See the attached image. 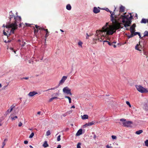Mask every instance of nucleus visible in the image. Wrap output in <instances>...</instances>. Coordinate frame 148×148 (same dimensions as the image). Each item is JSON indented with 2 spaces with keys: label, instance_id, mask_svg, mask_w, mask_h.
<instances>
[{
  "label": "nucleus",
  "instance_id": "4d7b16f0",
  "mask_svg": "<svg viewBox=\"0 0 148 148\" xmlns=\"http://www.w3.org/2000/svg\"><path fill=\"white\" fill-rule=\"evenodd\" d=\"M96 138V136L95 135H94L93 138L94 139H95Z\"/></svg>",
  "mask_w": 148,
  "mask_h": 148
},
{
  "label": "nucleus",
  "instance_id": "2eb2a0df",
  "mask_svg": "<svg viewBox=\"0 0 148 148\" xmlns=\"http://www.w3.org/2000/svg\"><path fill=\"white\" fill-rule=\"evenodd\" d=\"M148 21V19L145 18L142 19L140 23H146Z\"/></svg>",
  "mask_w": 148,
  "mask_h": 148
},
{
  "label": "nucleus",
  "instance_id": "a878e982",
  "mask_svg": "<svg viewBox=\"0 0 148 148\" xmlns=\"http://www.w3.org/2000/svg\"><path fill=\"white\" fill-rule=\"evenodd\" d=\"M58 87V86H56V87H55L51 88H49V89H48V90H45L44 91H48L49 90H55Z\"/></svg>",
  "mask_w": 148,
  "mask_h": 148
},
{
  "label": "nucleus",
  "instance_id": "5701e85b",
  "mask_svg": "<svg viewBox=\"0 0 148 148\" xmlns=\"http://www.w3.org/2000/svg\"><path fill=\"white\" fill-rule=\"evenodd\" d=\"M140 46V45L139 44H137L135 46V49L138 51H140L141 50L139 49Z\"/></svg>",
  "mask_w": 148,
  "mask_h": 148
},
{
  "label": "nucleus",
  "instance_id": "4468645a",
  "mask_svg": "<svg viewBox=\"0 0 148 148\" xmlns=\"http://www.w3.org/2000/svg\"><path fill=\"white\" fill-rule=\"evenodd\" d=\"M15 107V106H14L13 105H12L10 107L11 109L10 110L9 109H8L7 111V114H9V113L10 112L13 110V109Z\"/></svg>",
  "mask_w": 148,
  "mask_h": 148
},
{
  "label": "nucleus",
  "instance_id": "774afa93",
  "mask_svg": "<svg viewBox=\"0 0 148 148\" xmlns=\"http://www.w3.org/2000/svg\"><path fill=\"white\" fill-rule=\"evenodd\" d=\"M63 116H65V115L64 114V115H63Z\"/></svg>",
  "mask_w": 148,
  "mask_h": 148
},
{
  "label": "nucleus",
  "instance_id": "0eeeda50",
  "mask_svg": "<svg viewBox=\"0 0 148 148\" xmlns=\"http://www.w3.org/2000/svg\"><path fill=\"white\" fill-rule=\"evenodd\" d=\"M67 77L66 76H63L62 77L61 80L60 81L59 85L62 84L67 79Z\"/></svg>",
  "mask_w": 148,
  "mask_h": 148
},
{
  "label": "nucleus",
  "instance_id": "f03ea898",
  "mask_svg": "<svg viewBox=\"0 0 148 148\" xmlns=\"http://www.w3.org/2000/svg\"><path fill=\"white\" fill-rule=\"evenodd\" d=\"M14 19H15L14 23H9L5 26V24H3V27H6V28H11L10 33L12 34H14V31L17 28V23H20L21 21V17H15Z\"/></svg>",
  "mask_w": 148,
  "mask_h": 148
},
{
  "label": "nucleus",
  "instance_id": "9d476101",
  "mask_svg": "<svg viewBox=\"0 0 148 148\" xmlns=\"http://www.w3.org/2000/svg\"><path fill=\"white\" fill-rule=\"evenodd\" d=\"M99 8V7H98V8L96 7H94L93 10V12L95 14H97L99 12H100V10Z\"/></svg>",
  "mask_w": 148,
  "mask_h": 148
},
{
  "label": "nucleus",
  "instance_id": "f257e3e1",
  "mask_svg": "<svg viewBox=\"0 0 148 148\" xmlns=\"http://www.w3.org/2000/svg\"><path fill=\"white\" fill-rule=\"evenodd\" d=\"M116 9V8H115L114 12H112L108 8H106V10L107 12H110L111 14V21L114 25L112 26L109 25L108 23H106V25L102 28L101 30L96 31L95 38L94 39V40H98L101 42L103 40L105 37H106L108 35H112L115 32L116 30L123 27V26L121 25L122 24L118 23L116 20L115 19L113 16L115 14L114 12ZM119 15V14L115 15V18H117Z\"/></svg>",
  "mask_w": 148,
  "mask_h": 148
},
{
  "label": "nucleus",
  "instance_id": "e433bc0d",
  "mask_svg": "<svg viewBox=\"0 0 148 148\" xmlns=\"http://www.w3.org/2000/svg\"><path fill=\"white\" fill-rule=\"evenodd\" d=\"M126 103L127 105L129 106L130 107H131V106L130 102L128 101H126Z\"/></svg>",
  "mask_w": 148,
  "mask_h": 148
},
{
  "label": "nucleus",
  "instance_id": "a211bd4d",
  "mask_svg": "<svg viewBox=\"0 0 148 148\" xmlns=\"http://www.w3.org/2000/svg\"><path fill=\"white\" fill-rule=\"evenodd\" d=\"M133 34L134 35V36H136L137 35H138L139 36V38H141V36L140 35V33L138 32H134V33H133Z\"/></svg>",
  "mask_w": 148,
  "mask_h": 148
},
{
  "label": "nucleus",
  "instance_id": "a19ab883",
  "mask_svg": "<svg viewBox=\"0 0 148 148\" xmlns=\"http://www.w3.org/2000/svg\"><path fill=\"white\" fill-rule=\"evenodd\" d=\"M18 117L17 116H15L14 117H11V119L12 120H14L16 119Z\"/></svg>",
  "mask_w": 148,
  "mask_h": 148
},
{
  "label": "nucleus",
  "instance_id": "ddd939ff",
  "mask_svg": "<svg viewBox=\"0 0 148 148\" xmlns=\"http://www.w3.org/2000/svg\"><path fill=\"white\" fill-rule=\"evenodd\" d=\"M94 124V122L92 121L91 122L87 123L84 125V127H86L87 126H91L93 125Z\"/></svg>",
  "mask_w": 148,
  "mask_h": 148
},
{
  "label": "nucleus",
  "instance_id": "f704fd0d",
  "mask_svg": "<svg viewBox=\"0 0 148 148\" xmlns=\"http://www.w3.org/2000/svg\"><path fill=\"white\" fill-rule=\"evenodd\" d=\"M78 45L79 46H80L81 47H82V42L81 41H79L78 43Z\"/></svg>",
  "mask_w": 148,
  "mask_h": 148
},
{
  "label": "nucleus",
  "instance_id": "6e6552de",
  "mask_svg": "<svg viewBox=\"0 0 148 148\" xmlns=\"http://www.w3.org/2000/svg\"><path fill=\"white\" fill-rule=\"evenodd\" d=\"M18 16H14L13 14L12 13V11H10V16L9 17V19H10V21L12 18H13L14 17V23L15 21V19H14L15 17H18Z\"/></svg>",
  "mask_w": 148,
  "mask_h": 148
},
{
  "label": "nucleus",
  "instance_id": "72a5a7b5",
  "mask_svg": "<svg viewBox=\"0 0 148 148\" xmlns=\"http://www.w3.org/2000/svg\"><path fill=\"white\" fill-rule=\"evenodd\" d=\"M133 36H134L133 34L131 33V35H130L128 36V38H130L132 37Z\"/></svg>",
  "mask_w": 148,
  "mask_h": 148
},
{
  "label": "nucleus",
  "instance_id": "f8f14e48",
  "mask_svg": "<svg viewBox=\"0 0 148 148\" xmlns=\"http://www.w3.org/2000/svg\"><path fill=\"white\" fill-rule=\"evenodd\" d=\"M82 129H80L76 133V136H78L82 134Z\"/></svg>",
  "mask_w": 148,
  "mask_h": 148
},
{
  "label": "nucleus",
  "instance_id": "b1692460",
  "mask_svg": "<svg viewBox=\"0 0 148 148\" xmlns=\"http://www.w3.org/2000/svg\"><path fill=\"white\" fill-rule=\"evenodd\" d=\"M65 98H67L69 100V103H71V97H69L67 96H65Z\"/></svg>",
  "mask_w": 148,
  "mask_h": 148
},
{
  "label": "nucleus",
  "instance_id": "aec40b11",
  "mask_svg": "<svg viewBox=\"0 0 148 148\" xmlns=\"http://www.w3.org/2000/svg\"><path fill=\"white\" fill-rule=\"evenodd\" d=\"M45 31L46 32V34L45 35V39H46L47 37H48L49 35V32L48 31L47 29H46L45 30Z\"/></svg>",
  "mask_w": 148,
  "mask_h": 148
},
{
  "label": "nucleus",
  "instance_id": "58836bf2",
  "mask_svg": "<svg viewBox=\"0 0 148 148\" xmlns=\"http://www.w3.org/2000/svg\"><path fill=\"white\" fill-rule=\"evenodd\" d=\"M46 29H45L43 27H40V26L39 28H38V29L41 30H44L45 31V30Z\"/></svg>",
  "mask_w": 148,
  "mask_h": 148
},
{
  "label": "nucleus",
  "instance_id": "423d86ee",
  "mask_svg": "<svg viewBox=\"0 0 148 148\" xmlns=\"http://www.w3.org/2000/svg\"><path fill=\"white\" fill-rule=\"evenodd\" d=\"M132 124V122L130 121H126L122 123L123 126L127 127H131Z\"/></svg>",
  "mask_w": 148,
  "mask_h": 148
},
{
  "label": "nucleus",
  "instance_id": "c9c22d12",
  "mask_svg": "<svg viewBox=\"0 0 148 148\" xmlns=\"http://www.w3.org/2000/svg\"><path fill=\"white\" fill-rule=\"evenodd\" d=\"M60 137L61 136L60 135H59L58 136L57 139V140L58 141H59L60 140Z\"/></svg>",
  "mask_w": 148,
  "mask_h": 148
},
{
  "label": "nucleus",
  "instance_id": "c03bdc74",
  "mask_svg": "<svg viewBox=\"0 0 148 148\" xmlns=\"http://www.w3.org/2000/svg\"><path fill=\"white\" fill-rule=\"evenodd\" d=\"M38 29H37V30H36V29H34V34H37L38 33Z\"/></svg>",
  "mask_w": 148,
  "mask_h": 148
},
{
  "label": "nucleus",
  "instance_id": "dca6fc26",
  "mask_svg": "<svg viewBox=\"0 0 148 148\" xmlns=\"http://www.w3.org/2000/svg\"><path fill=\"white\" fill-rule=\"evenodd\" d=\"M104 42H107L108 44L110 45H113V44L114 43H116V42H111L108 41L107 40H104L103 41Z\"/></svg>",
  "mask_w": 148,
  "mask_h": 148
},
{
  "label": "nucleus",
  "instance_id": "c85d7f7f",
  "mask_svg": "<svg viewBox=\"0 0 148 148\" xmlns=\"http://www.w3.org/2000/svg\"><path fill=\"white\" fill-rule=\"evenodd\" d=\"M136 24H134L132 25V26L130 27V28L134 29H135V27H136Z\"/></svg>",
  "mask_w": 148,
  "mask_h": 148
},
{
  "label": "nucleus",
  "instance_id": "09e8293b",
  "mask_svg": "<svg viewBox=\"0 0 148 148\" xmlns=\"http://www.w3.org/2000/svg\"><path fill=\"white\" fill-rule=\"evenodd\" d=\"M3 34L4 35L7 36V33L6 32H5L4 31L3 32Z\"/></svg>",
  "mask_w": 148,
  "mask_h": 148
},
{
  "label": "nucleus",
  "instance_id": "052dcab7",
  "mask_svg": "<svg viewBox=\"0 0 148 148\" xmlns=\"http://www.w3.org/2000/svg\"><path fill=\"white\" fill-rule=\"evenodd\" d=\"M40 112H37V114H40Z\"/></svg>",
  "mask_w": 148,
  "mask_h": 148
},
{
  "label": "nucleus",
  "instance_id": "0e129e2a",
  "mask_svg": "<svg viewBox=\"0 0 148 148\" xmlns=\"http://www.w3.org/2000/svg\"><path fill=\"white\" fill-rule=\"evenodd\" d=\"M21 24L20 23L19 25V27H21Z\"/></svg>",
  "mask_w": 148,
  "mask_h": 148
},
{
  "label": "nucleus",
  "instance_id": "338daca9",
  "mask_svg": "<svg viewBox=\"0 0 148 148\" xmlns=\"http://www.w3.org/2000/svg\"><path fill=\"white\" fill-rule=\"evenodd\" d=\"M2 86V85L1 84H0V88H1Z\"/></svg>",
  "mask_w": 148,
  "mask_h": 148
},
{
  "label": "nucleus",
  "instance_id": "8fccbe9b",
  "mask_svg": "<svg viewBox=\"0 0 148 148\" xmlns=\"http://www.w3.org/2000/svg\"><path fill=\"white\" fill-rule=\"evenodd\" d=\"M28 143V141L27 140H25L24 141V143L25 144H27Z\"/></svg>",
  "mask_w": 148,
  "mask_h": 148
},
{
  "label": "nucleus",
  "instance_id": "cd10ccee",
  "mask_svg": "<svg viewBox=\"0 0 148 148\" xmlns=\"http://www.w3.org/2000/svg\"><path fill=\"white\" fill-rule=\"evenodd\" d=\"M130 32L131 33L133 34L134 32H135V29H132L131 28H130Z\"/></svg>",
  "mask_w": 148,
  "mask_h": 148
},
{
  "label": "nucleus",
  "instance_id": "2f4dec72",
  "mask_svg": "<svg viewBox=\"0 0 148 148\" xmlns=\"http://www.w3.org/2000/svg\"><path fill=\"white\" fill-rule=\"evenodd\" d=\"M34 135V132H32L31 134L30 135L29 138H32L33 137V136Z\"/></svg>",
  "mask_w": 148,
  "mask_h": 148
},
{
  "label": "nucleus",
  "instance_id": "13d9d810",
  "mask_svg": "<svg viewBox=\"0 0 148 148\" xmlns=\"http://www.w3.org/2000/svg\"><path fill=\"white\" fill-rule=\"evenodd\" d=\"M25 42H24L23 44L22 45V47H23L24 45H25Z\"/></svg>",
  "mask_w": 148,
  "mask_h": 148
},
{
  "label": "nucleus",
  "instance_id": "e2e57ef3",
  "mask_svg": "<svg viewBox=\"0 0 148 148\" xmlns=\"http://www.w3.org/2000/svg\"><path fill=\"white\" fill-rule=\"evenodd\" d=\"M60 30L62 32H64V31L61 29H60Z\"/></svg>",
  "mask_w": 148,
  "mask_h": 148
},
{
  "label": "nucleus",
  "instance_id": "9b49d317",
  "mask_svg": "<svg viewBox=\"0 0 148 148\" xmlns=\"http://www.w3.org/2000/svg\"><path fill=\"white\" fill-rule=\"evenodd\" d=\"M125 8L122 5H121L119 8V12L123 13L125 12Z\"/></svg>",
  "mask_w": 148,
  "mask_h": 148
},
{
  "label": "nucleus",
  "instance_id": "a18cd8bd",
  "mask_svg": "<svg viewBox=\"0 0 148 148\" xmlns=\"http://www.w3.org/2000/svg\"><path fill=\"white\" fill-rule=\"evenodd\" d=\"M106 147L107 148H112V146H110L109 145H107L106 146Z\"/></svg>",
  "mask_w": 148,
  "mask_h": 148
},
{
  "label": "nucleus",
  "instance_id": "473e14b6",
  "mask_svg": "<svg viewBox=\"0 0 148 148\" xmlns=\"http://www.w3.org/2000/svg\"><path fill=\"white\" fill-rule=\"evenodd\" d=\"M145 146L148 147V140H146L145 142Z\"/></svg>",
  "mask_w": 148,
  "mask_h": 148
},
{
  "label": "nucleus",
  "instance_id": "7c9ffc66",
  "mask_svg": "<svg viewBox=\"0 0 148 148\" xmlns=\"http://www.w3.org/2000/svg\"><path fill=\"white\" fill-rule=\"evenodd\" d=\"M81 144L80 143H78L77 145V148H81L80 145Z\"/></svg>",
  "mask_w": 148,
  "mask_h": 148
},
{
  "label": "nucleus",
  "instance_id": "4c0bfd02",
  "mask_svg": "<svg viewBox=\"0 0 148 148\" xmlns=\"http://www.w3.org/2000/svg\"><path fill=\"white\" fill-rule=\"evenodd\" d=\"M5 139L4 140V142L2 143L3 145H2V148H3L4 147V146L5 145Z\"/></svg>",
  "mask_w": 148,
  "mask_h": 148
},
{
  "label": "nucleus",
  "instance_id": "37998d69",
  "mask_svg": "<svg viewBox=\"0 0 148 148\" xmlns=\"http://www.w3.org/2000/svg\"><path fill=\"white\" fill-rule=\"evenodd\" d=\"M86 35H87V36H86V39H88V37H89V36H91V35H92V34H90L88 35V33H86Z\"/></svg>",
  "mask_w": 148,
  "mask_h": 148
},
{
  "label": "nucleus",
  "instance_id": "f3484780",
  "mask_svg": "<svg viewBox=\"0 0 148 148\" xmlns=\"http://www.w3.org/2000/svg\"><path fill=\"white\" fill-rule=\"evenodd\" d=\"M42 146L44 147H48L49 146V145L47 143V141H45Z\"/></svg>",
  "mask_w": 148,
  "mask_h": 148
},
{
  "label": "nucleus",
  "instance_id": "49530a36",
  "mask_svg": "<svg viewBox=\"0 0 148 148\" xmlns=\"http://www.w3.org/2000/svg\"><path fill=\"white\" fill-rule=\"evenodd\" d=\"M22 125V123L21 122H20L18 123V126L19 127H21Z\"/></svg>",
  "mask_w": 148,
  "mask_h": 148
},
{
  "label": "nucleus",
  "instance_id": "6e6d98bb",
  "mask_svg": "<svg viewBox=\"0 0 148 148\" xmlns=\"http://www.w3.org/2000/svg\"><path fill=\"white\" fill-rule=\"evenodd\" d=\"M115 43H114V44H113V47L114 48H115L116 47V46L115 45Z\"/></svg>",
  "mask_w": 148,
  "mask_h": 148
},
{
  "label": "nucleus",
  "instance_id": "680f3d73",
  "mask_svg": "<svg viewBox=\"0 0 148 148\" xmlns=\"http://www.w3.org/2000/svg\"><path fill=\"white\" fill-rule=\"evenodd\" d=\"M18 42H21V40H20V39H19V40H18Z\"/></svg>",
  "mask_w": 148,
  "mask_h": 148
},
{
  "label": "nucleus",
  "instance_id": "4be33fe9",
  "mask_svg": "<svg viewBox=\"0 0 148 148\" xmlns=\"http://www.w3.org/2000/svg\"><path fill=\"white\" fill-rule=\"evenodd\" d=\"M143 132V131L142 130H139L137 131L136 132V134L139 135L141 134Z\"/></svg>",
  "mask_w": 148,
  "mask_h": 148
},
{
  "label": "nucleus",
  "instance_id": "ea45409f",
  "mask_svg": "<svg viewBox=\"0 0 148 148\" xmlns=\"http://www.w3.org/2000/svg\"><path fill=\"white\" fill-rule=\"evenodd\" d=\"M111 137L113 139H115L116 138V137L115 136L112 135Z\"/></svg>",
  "mask_w": 148,
  "mask_h": 148
},
{
  "label": "nucleus",
  "instance_id": "393cba45",
  "mask_svg": "<svg viewBox=\"0 0 148 148\" xmlns=\"http://www.w3.org/2000/svg\"><path fill=\"white\" fill-rule=\"evenodd\" d=\"M144 37L148 36V31H145L144 33Z\"/></svg>",
  "mask_w": 148,
  "mask_h": 148
},
{
  "label": "nucleus",
  "instance_id": "c756f323",
  "mask_svg": "<svg viewBox=\"0 0 148 148\" xmlns=\"http://www.w3.org/2000/svg\"><path fill=\"white\" fill-rule=\"evenodd\" d=\"M50 134H51V133H50V131L49 130L47 131V132H46V135L48 136L50 135Z\"/></svg>",
  "mask_w": 148,
  "mask_h": 148
},
{
  "label": "nucleus",
  "instance_id": "79ce46f5",
  "mask_svg": "<svg viewBox=\"0 0 148 148\" xmlns=\"http://www.w3.org/2000/svg\"><path fill=\"white\" fill-rule=\"evenodd\" d=\"M126 119H121L120 120V121H121L123 122H125L126 121Z\"/></svg>",
  "mask_w": 148,
  "mask_h": 148
},
{
  "label": "nucleus",
  "instance_id": "5fc2aeb1",
  "mask_svg": "<svg viewBox=\"0 0 148 148\" xmlns=\"http://www.w3.org/2000/svg\"><path fill=\"white\" fill-rule=\"evenodd\" d=\"M10 49L12 50H13V51H14V53H16V51H14V50H13V48H10Z\"/></svg>",
  "mask_w": 148,
  "mask_h": 148
},
{
  "label": "nucleus",
  "instance_id": "bb28decb",
  "mask_svg": "<svg viewBox=\"0 0 148 148\" xmlns=\"http://www.w3.org/2000/svg\"><path fill=\"white\" fill-rule=\"evenodd\" d=\"M57 98H58V97H53L49 99V102H50L51 101H52L53 100L55 99H57Z\"/></svg>",
  "mask_w": 148,
  "mask_h": 148
},
{
  "label": "nucleus",
  "instance_id": "412c9836",
  "mask_svg": "<svg viewBox=\"0 0 148 148\" xmlns=\"http://www.w3.org/2000/svg\"><path fill=\"white\" fill-rule=\"evenodd\" d=\"M71 5L68 4L66 6V9L68 10H70L71 9Z\"/></svg>",
  "mask_w": 148,
  "mask_h": 148
},
{
  "label": "nucleus",
  "instance_id": "864d4df0",
  "mask_svg": "<svg viewBox=\"0 0 148 148\" xmlns=\"http://www.w3.org/2000/svg\"><path fill=\"white\" fill-rule=\"evenodd\" d=\"M8 86V85H7V86H4L3 88V89H5V88H6Z\"/></svg>",
  "mask_w": 148,
  "mask_h": 148
},
{
  "label": "nucleus",
  "instance_id": "6ab92c4d",
  "mask_svg": "<svg viewBox=\"0 0 148 148\" xmlns=\"http://www.w3.org/2000/svg\"><path fill=\"white\" fill-rule=\"evenodd\" d=\"M88 116L87 115L85 114L82 116V119L84 120L87 119L88 118Z\"/></svg>",
  "mask_w": 148,
  "mask_h": 148
},
{
  "label": "nucleus",
  "instance_id": "3c124183",
  "mask_svg": "<svg viewBox=\"0 0 148 148\" xmlns=\"http://www.w3.org/2000/svg\"><path fill=\"white\" fill-rule=\"evenodd\" d=\"M29 78L28 77H24L23 78V79H27Z\"/></svg>",
  "mask_w": 148,
  "mask_h": 148
},
{
  "label": "nucleus",
  "instance_id": "603ef678",
  "mask_svg": "<svg viewBox=\"0 0 148 148\" xmlns=\"http://www.w3.org/2000/svg\"><path fill=\"white\" fill-rule=\"evenodd\" d=\"M61 146L60 145H58L57 147L56 148H61Z\"/></svg>",
  "mask_w": 148,
  "mask_h": 148
},
{
  "label": "nucleus",
  "instance_id": "1a4fd4ad",
  "mask_svg": "<svg viewBox=\"0 0 148 148\" xmlns=\"http://www.w3.org/2000/svg\"><path fill=\"white\" fill-rule=\"evenodd\" d=\"M38 94V93L37 92H36L34 91H33L32 92H30L28 94V95L30 97H32L34 96V95L36 94Z\"/></svg>",
  "mask_w": 148,
  "mask_h": 148
},
{
  "label": "nucleus",
  "instance_id": "7ed1b4c3",
  "mask_svg": "<svg viewBox=\"0 0 148 148\" xmlns=\"http://www.w3.org/2000/svg\"><path fill=\"white\" fill-rule=\"evenodd\" d=\"M130 17H127L128 16H127L124 15L121 16L122 21L124 24V26L125 27L130 26V25L131 23V20L133 19V16L132 15L131 13H130Z\"/></svg>",
  "mask_w": 148,
  "mask_h": 148
},
{
  "label": "nucleus",
  "instance_id": "20e7f679",
  "mask_svg": "<svg viewBox=\"0 0 148 148\" xmlns=\"http://www.w3.org/2000/svg\"><path fill=\"white\" fill-rule=\"evenodd\" d=\"M136 87L137 90L141 93H147L148 92V90L147 89L140 85H136Z\"/></svg>",
  "mask_w": 148,
  "mask_h": 148
},
{
  "label": "nucleus",
  "instance_id": "bf43d9fd",
  "mask_svg": "<svg viewBox=\"0 0 148 148\" xmlns=\"http://www.w3.org/2000/svg\"><path fill=\"white\" fill-rule=\"evenodd\" d=\"M75 106H74L73 105V106H72L71 108H75Z\"/></svg>",
  "mask_w": 148,
  "mask_h": 148
},
{
  "label": "nucleus",
  "instance_id": "de8ad7c7",
  "mask_svg": "<svg viewBox=\"0 0 148 148\" xmlns=\"http://www.w3.org/2000/svg\"><path fill=\"white\" fill-rule=\"evenodd\" d=\"M35 26L36 28L38 29V28H39L40 27L38 26L37 25H35Z\"/></svg>",
  "mask_w": 148,
  "mask_h": 148
},
{
  "label": "nucleus",
  "instance_id": "39448f33",
  "mask_svg": "<svg viewBox=\"0 0 148 148\" xmlns=\"http://www.w3.org/2000/svg\"><path fill=\"white\" fill-rule=\"evenodd\" d=\"M63 91L64 93L66 94L67 95L69 94L70 95H72L71 90L68 87L64 88L63 89Z\"/></svg>",
  "mask_w": 148,
  "mask_h": 148
},
{
  "label": "nucleus",
  "instance_id": "69168bd1",
  "mask_svg": "<svg viewBox=\"0 0 148 148\" xmlns=\"http://www.w3.org/2000/svg\"><path fill=\"white\" fill-rule=\"evenodd\" d=\"M29 147H30V148H33V147H32V146H31V145H29Z\"/></svg>",
  "mask_w": 148,
  "mask_h": 148
}]
</instances>
